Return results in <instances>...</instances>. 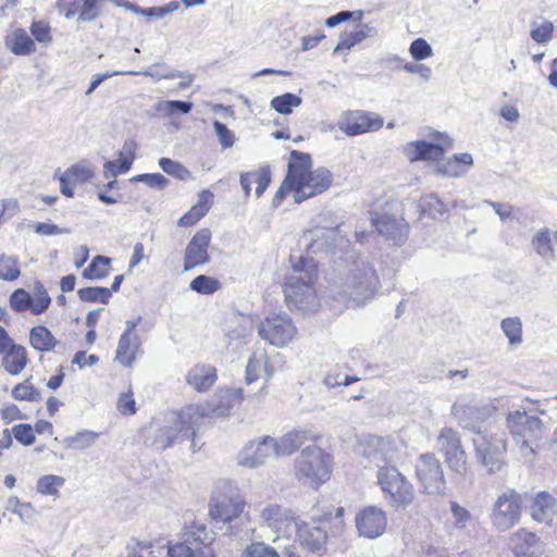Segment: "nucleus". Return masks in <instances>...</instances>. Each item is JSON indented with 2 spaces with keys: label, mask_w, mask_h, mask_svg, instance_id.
<instances>
[{
  "label": "nucleus",
  "mask_w": 557,
  "mask_h": 557,
  "mask_svg": "<svg viewBox=\"0 0 557 557\" xmlns=\"http://www.w3.org/2000/svg\"><path fill=\"white\" fill-rule=\"evenodd\" d=\"M416 475L431 495H442L446 490V480L440 460L433 454L421 455L416 462Z\"/></svg>",
  "instance_id": "nucleus-11"
},
{
  "label": "nucleus",
  "mask_w": 557,
  "mask_h": 557,
  "mask_svg": "<svg viewBox=\"0 0 557 557\" xmlns=\"http://www.w3.org/2000/svg\"><path fill=\"white\" fill-rule=\"evenodd\" d=\"M437 446L453 471L462 473L466 470L467 456L457 431L444 428L437 437Z\"/></svg>",
  "instance_id": "nucleus-14"
},
{
  "label": "nucleus",
  "mask_w": 557,
  "mask_h": 557,
  "mask_svg": "<svg viewBox=\"0 0 557 557\" xmlns=\"http://www.w3.org/2000/svg\"><path fill=\"white\" fill-rule=\"evenodd\" d=\"M356 527L360 536L376 539L381 536L387 527L385 511L376 506H368L356 516Z\"/></svg>",
  "instance_id": "nucleus-16"
},
{
  "label": "nucleus",
  "mask_w": 557,
  "mask_h": 557,
  "mask_svg": "<svg viewBox=\"0 0 557 557\" xmlns=\"http://www.w3.org/2000/svg\"><path fill=\"white\" fill-rule=\"evenodd\" d=\"M230 411V406L225 404L219 405H188L180 411L172 412L164 430L169 431V436L173 437V443L181 442L185 438L194 441L195 426H197L205 417L225 416Z\"/></svg>",
  "instance_id": "nucleus-3"
},
{
  "label": "nucleus",
  "mask_w": 557,
  "mask_h": 557,
  "mask_svg": "<svg viewBox=\"0 0 557 557\" xmlns=\"http://www.w3.org/2000/svg\"><path fill=\"white\" fill-rule=\"evenodd\" d=\"M10 306L17 312L24 311L26 309L32 310V297L25 289L18 288L11 294Z\"/></svg>",
  "instance_id": "nucleus-57"
},
{
  "label": "nucleus",
  "mask_w": 557,
  "mask_h": 557,
  "mask_svg": "<svg viewBox=\"0 0 557 557\" xmlns=\"http://www.w3.org/2000/svg\"><path fill=\"white\" fill-rule=\"evenodd\" d=\"M421 213L432 219H437L443 215L447 208L444 202L434 195H429L421 199Z\"/></svg>",
  "instance_id": "nucleus-48"
},
{
  "label": "nucleus",
  "mask_w": 557,
  "mask_h": 557,
  "mask_svg": "<svg viewBox=\"0 0 557 557\" xmlns=\"http://www.w3.org/2000/svg\"><path fill=\"white\" fill-rule=\"evenodd\" d=\"M260 523L274 532H286L294 527L296 518L294 513L277 504H270L260 510Z\"/></svg>",
  "instance_id": "nucleus-21"
},
{
  "label": "nucleus",
  "mask_w": 557,
  "mask_h": 557,
  "mask_svg": "<svg viewBox=\"0 0 557 557\" xmlns=\"http://www.w3.org/2000/svg\"><path fill=\"white\" fill-rule=\"evenodd\" d=\"M213 201V194L205 189L198 195V201L194 205L188 212H186L178 220L180 226H191L201 220L210 210Z\"/></svg>",
  "instance_id": "nucleus-29"
},
{
  "label": "nucleus",
  "mask_w": 557,
  "mask_h": 557,
  "mask_svg": "<svg viewBox=\"0 0 557 557\" xmlns=\"http://www.w3.org/2000/svg\"><path fill=\"white\" fill-rule=\"evenodd\" d=\"M258 333L260 337L271 345L283 347L288 344L297 333L292 319L285 314H272L261 322Z\"/></svg>",
  "instance_id": "nucleus-13"
},
{
  "label": "nucleus",
  "mask_w": 557,
  "mask_h": 557,
  "mask_svg": "<svg viewBox=\"0 0 557 557\" xmlns=\"http://www.w3.org/2000/svg\"><path fill=\"white\" fill-rule=\"evenodd\" d=\"M267 367V359L265 355L263 352L257 354L255 352L246 367V381L247 383H251L253 380H256L261 371H263Z\"/></svg>",
  "instance_id": "nucleus-54"
},
{
  "label": "nucleus",
  "mask_w": 557,
  "mask_h": 557,
  "mask_svg": "<svg viewBox=\"0 0 557 557\" xmlns=\"http://www.w3.org/2000/svg\"><path fill=\"white\" fill-rule=\"evenodd\" d=\"M82 301L101 302L107 305L111 298V290L107 287H85L77 292Z\"/></svg>",
  "instance_id": "nucleus-46"
},
{
  "label": "nucleus",
  "mask_w": 557,
  "mask_h": 557,
  "mask_svg": "<svg viewBox=\"0 0 557 557\" xmlns=\"http://www.w3.org/2000/svg\"><path fill=\"white\" fill-rule=\"evenodd\" d=\"M5 47L15 55H29L36 50L34 40L22 28H16L7 36Z\"/></svg>",
  "instance_id": "nucleus-34"
},
{
  "label": "nucleus",
  "mask_w": 557,
  "mask_h": 557,
  "mask_svg": "<svg viewBox=\"0 0 557 557\" xmlns=\"http://www.w3.org/2000/svg\"><path fill=\"white\" fill-rule=\"evenodd\" d=\"M65 480L59 475H45L37 482V492L42 495H58V487L64 484Z\"/></svg>",
  "instance_id": "nucleus-52"
},
{
  "label": "nucleus",
  "mask_w": 557,
  "mask_h": 557,
  "mask_svg": "<svg viewBox=\"0 0 557 557\" xmlns=\"http://www.w3.org/2000/svg\"><path fill=\"white\" fill-rule=\"evenodd\" d=\"M189 287L199 294L211 295L221 288V283L214 277L201 274L190 282Z\"/></svg>",
  "instance_id": "nucleus-47"
},
{
  "label": "nucleus",
  "mask_w": 557,
  "mask_h": 557,
  "mask_svg": "<svg viewBox=\"0 0 557 557\" xmlns=\"http://www.w3.org/2000/svg\"><path fill=\"white\" fill-rule=\"evenodd\" d=\"M451 413L457 419L462 429L469 430L479 435H483V424L492 414L490 406H469L465 404H454Z\"/></svg>",
  "instance_id": "nucleus-15"
},
{
  "label": "nucleus",
  "mask_w": 557,
  "mask_h": 557,
  "mask_svg": "<svg viewBox=\"0 0 557 557\" xmlns=\"http://www.w3.org/2000/svg\"><path fill=\"white\" fill-rule=\"evenodd\" d=\"M154 109L158 113L166 116L176 113L187 114L193 109V103L182 100H160L156 103Z\"/></svg>",
  "instance_id": "nucleus-41"
},
{
  "label": "nucleus",
  "mask_w": 557,
  "mask_h": 557,
  "mask_svg": "<svg viewBox=\"0 0 557 557\" xmlns=\"http://www.w3.org/2000/svg\"><path fill=\"white\" fill-rule=\"evenodd\" d=\"M98 436L99 434L97 432L82 430L73 436L66 437L64 442L67 448L86 449L96 443Z\"/></svg>",
  "instance_id": "nucleus-43"
},
{
  "label": "nucleus",
  "mask_w": 557,
  "mask_h": 557,
  "mask_svg": "<svg viewBox=\"0 0 557 557\" xmlns=\"http://www.w3.org/2000/svg\"><path fill=\"white\" fill-rule=\"evenodd\" d=\"M213 128L215 131V134L218 136L219 144L222 148L227 149L233 147L235 144V135L232 131L227 128L225 124L222 122L215 120L213 122Z\"/></svg>",
  "instance_id": "nucleus-60"
},
{
  "label": "nucleus",
  "mask_w": 557,
  "mask_h": 557,
  "mask_svg": "<svg viewBox=\"0 0 557 557\" xmlns=\"http://www.w3.org/2000/svg\"><path fill=\"white\" fill-rule=\"evenodd\" d=\"M535 251L546 261L555 260V251L550 244V234L547 228L539 231L532 238Z\"/></svg>",
  "instance_id": "nucleus-39"
},
{
  "label": "nucleus",
  "mask_w": 557,
  "mask_h": 557,
  "mask_svg": "<svg viewBox=\"0 0 557 557\" xmlns=\"http://www.w3.org/2000/svg\"><path fill=\"white\" fill-rule=\"evenodd\" d=\"M301 98L292 92H285L281 96H276L271 100V108L281 114H290L293 108H297L301 104Z\"/></svg>",
  "instance_id": "nucleus-42"
},
{
  "label": "nucleus",
  "mask_w": 557,
  "mask_h": 557,
  "mask_svg": "<svg viewBox=\"0 0 557 557\" xmlns=\"http://www.w3.org/2000/svg\"><path fill=\"white\" fill-rule=\"evenodd\" d=\"M211 242V231L201 228L189 240L184 255V271H190L210 262L208 248Z\"/></svg>",
  "instance_id": "nucleus-17"
},
{
  "label": "nucleus",
  "mask_w": 557,
  "mask_h": 557,
  "mask_svg": "<svg viewBox=\"0 0 557 557\" xmlns=\"http://www.w3.org/2000/svg\"><path fill=\"white\" fill-rule=\"evenodd\" d=\"M412 160H440L445 151L441 144H432L424 140L414 143Z\"/></svg>",
  "instance_id": "nucleus-38"
},
{
  "label": "nucleus",
  "mask_w": 557,
  "mask_h": 557,
  "mask_svg": "<svg viewBox=\"0 0 557 557\" xmlns=\"http://www.w3.org/2000/svg\"><path fill=\"white\" fill-rule=\"evenodd\" d=\"M213 201V194L205 189L198 195V201L194 205L188 212H186L178 220L180 226H191L201 220L210 210Z\"/></svg>",
  "instance_id": "nucleus-31"
},
{
  "label": "nucleus",
  "mask_w": 557,
  "mask_h": 557,
  "mask_svg": "<svg viewBox=\"0 0 557 557\" xmlns=\"http://www.w3.org/2000/svg\"><path fill=\"white\" fill-rule=\"evenodd\" d=\"M351 258V263L342 284V294L360 304L374 295L380 281L375 269L367 258L361 256Z\"/></svg>",
  "instance_id": "nucleus-4"
},
{
  "label": "nucleus",
  "mask_w": 557,
  "mask_h": 557,
  "mask_svg": "<svg viewBox=\"0 0 557 557\" xmlns=\"http://www.w3.org/2000/svg\"><path fill=\"white\" fill-rule=\"evenodd\" d=\"M318 278V265L312 258H299L293 264L292 274L284 286L286 304L289 308L310 312L319 307L314 288Z\"/></svg>",
  "instance_id": "nucleus-1"
},
{
  "label": "nucleus",
  "mask_w": 557,
  "mask_h": 557,
  "mask_svg": "<svg viewBox=\"0 0 557 557\" xmlns=\"http://www.w3.org/2000/svg\"><path fill=\"white\" fill-rule=\"evenodd\" d=\"M473 446L478 461L486 469L488 474H495L506 466V441L497 435H479L473 438Z\"/></svg>",
  "instance_id": "nucleus-9"
},
{
  "label": "nucleus",
  "mask_w": 557,
  "mask_h": 557,
  "mask_svg": "<svg viewBox=\"0 0 557 557\" xmlns=\"http://www.w3.org/2000/svg\"><path fill=\"white\" fill-rule=\"evenodd\" d=\"M282 541L280 536L273 540L276 547H272L262 541H253L243 549L242 557H280L278 549L282 550L285 557H301L295 544L283 545Z\"/></svg>",
  "instance_id": "nucleus-22"
},
{
  "label": "nucleus",
  "mask_w": 557,
  "mask_h": 557,
  "mask_svg": "<svg viewBox=\"0 0 557 557\" xmlns=\"http://www.w3.org/2000/svg\"><path fill=\"white\" fill-rule=\"evenodd\" d=\"M376 478L382 492L393 505L406 507L413 502L414 487L396 467H380Z\"/></svg>",
  "instance_id": "nucleus-8"
},
{
  "label": "nucleus",
  "mask_w": 557,
  "mask_h": 557,
  "mask_svg": "<svg viewBox=\"0 0 557 557\" xmlns=\"http://www.w3.org/2000/svg\"><path fill=\"white\" fill-rule=\"evenodd\" d=\"M312 160L309 153L293 150L288 168L297 185L294 200L300 203L308 198L319 195L332 185V173L324 168L311 171Z\"/></svg>",
  "instance_id": "nucleus-2"
},
{
  "label": "nucleus",
  "mask_w": 557,
  "mask_h": 557,
  "mask_svg": "<svg viewBox=\"0 0 557 557\" xmlns=\"http://www.w3.org/2000/svg\"><path fill=\"white\" fill-rule=\"evenodd\" d=\"M330 456L319 446H307L295 460L296 475L312 485H321L330 479Z\"/></svg>",
  "instance_id": "nucleus-7"
},
{
  "label": "nucleus",
  "mask_w": 557,
  "mask_h": 557,
  "mask_svg": "<svg viewBox=\"0 0 557 557\" xmlns=\"http://www.w3.org/2000/svg\"><path fill=\"white\" fill-rule=\"evenodd\" d=\"M131 182H143L152 188L162 189L166 187L170 181L160 173H147L133 176Z\"/></svg>",
  "instance_id": "nucleus-59"
},
{
  "label": "nucleus",
  "mask_w": 557,
  "mask_h": 557,
  "mask_svg": "<svg viewBox=\"0 0 557 557\" xmlns=\"http://www.w3.org/2000/svg\"><path fill=\"white\" fill-rule=\"evenodd\" d=\"M363 17V11L362 10H356V11H341L325 20V25L327 27H335L344 22H348L350 20L360 22Z\"/></svg>",
  "instance_id": "nucleus-58"
},
{
  "label": "nucleus",
  "mask_w": 557,
  "mask_h": 557,
  "mask_svg": "<svg viewBox=\"0 0 557 557\" xmlns=\"http://www.w3.org/2000/svg\"><path fill=\"white\" fill-rule=\"evenodd\" d=\"M51 302V298L48 295L41 283L35 285V299L32 298V312L34 314H41L45 312Z\"/></svg>",
  "instance_id": "nucleus-55"
},
{
  "label": "nucleus",
  "mask_w": 557,
  "mask_h": 557,
  "mask_svg": "<svg viewBox=\"0 0 557 557\" xmlns=\"http://www.w3.org/2000/svg\"><path fill=\"white\" fill-rule=\"evenodd\" d=\"M29 343L34 349L47 352L54 349L57 339L46 326L37 325L29 332Z\"/></svg>",
  "instance_id": "nucleus-37"
},
{
  "label": "nucleus",
  "mask_w": 557,
  "mask_h": 557,
  "mask_svg": "<svg viewBox=\"0 0 557 557\" xmlns=\"http://www.w3.org/2000/svg\"><path fill=\"white\" fill-rule=\"evenodd\" d=\"M376 36L377 29L375 27L361 23L360 21L354 30L344 32L341 34L339 41L334 49V53H337L342 50H350L366 39L375 38Z\"/></svg>",
  "instance_id": "nucleus-26"
},
{
  "label": "nucleus",
  "mask_w": 557,
  "mask_h": 557,
  "mask_svg": "<svg viewBox=\"0 0 557 557\" xmlns=\"http://www.w3.org/2000/svg\"><path fill=\"white\" fill-rule=\"evenodd\" d=\"M500 329L508 338L509 345L512 347L520 346L522 338V322L520 318H506L500 322Z\"/></svg>",
  "instance_id": "nucleus-40"
},
{
  "label": "nucleus",
  "mask_w": 557,
  "mask_h": 557,
  "mask_svg": "<svg viewBox=\"0 0 557 557\" xmlns=\"http://www.w3.org/2000/svg\"><path fill=\"white\" fill-rule=\"evenodd\" d=\"M362 456L379 469L395 459L396 448L392 440L379 436H371L362 444Z\"/></svg>",
  "instance_id": "nucleus-20"
},
{
  "label": "nucleus",
  "mask_w": 557,
  "mask_h": 557,
  "mask_svg": "<svg viewBox=\"0 0 557 557\" xmlns=\"http://www.w3.org/2000/svg\"><path fill=\"white\" fill-rule=\"evenodd\" d=\"M215 381V369L205 364H197L193 367L186 375L187 384L198 392L208 391Z\"/></svg>",
  "instance_id": "nucleus-28"
},
{
  "label": "nucleus",
  "mask_w": 557,
  "mask_h": 557,
  "mask_svg": "<svg viewBox=\"0 0 557 557\" xmlns=\"http://www.w3.org/2000/svg\"><path fill=\"white\" fill-rule=\"evenodd\" d=\"M556 500L547 492H540L534 498L530 511L531 516L537 522L548 523L555 515Z\"/></svg>",
  "instance_id": "nucleus-33"
},
{
  "label": "nucleus",
  "mask_w": 557,
  "mask_h": 557,
  "mask_svg": "<svg viewBox=\"0 0 557 557\" xmlns=\"http://www.w3.org/2000/svg\"><path fill=\"white\" fill-rule=\"evenodd\" d=\"M66 177H70L74 183H84L94 176V171L86 162H79L66 169Z\"/></svg>",
  "instance_id": "nucleus-56"
},
{
  "label": "nucleus",
  "mask_w": 557,
  "mask_h": 557,
  "mask_svg": "<svg viewBox=\"0 0 557 557\" xmlns=\"http://www.w3.org/2000/svg\"><path fill=\"white\" fill-rule=\"evenodd\" d=\"M13 434L17 442L29 446L35 442L34 430L30 424H17L13 428Z\"/></svg>",
  "instance_id": "nucleus-63"
},
{
  "label": "nucleus",
  "mask_w": 557,
  "mask_h": 557,
  "mask_svg": "<svg viewBox=\"0 0 557 557\" xmlns=\"http://www.w3.org/2000/svg\"><path fill=\"white\" fill-rule=\"evenodd\" d=\"M521 516V497L508 488L499 495L492 508V523L498 531H507L516 525Z\"/></svg>",
  "instance_id": "nucleus-10"
},
{
  "label": "nucleus",
  "mask_w": 557,
  "mask_h": 557,
  "mask_svg": "<svg viewBox=\"0 0 557 557\" xmlns=\"http://www.w3.org/2000/svg\"><path fill=\"white\" fill-rule=\"evenodd\" d=\"M292 190L294 191V195H295L296 190H297V185H296V182L293 177L290 170L288 169L285 180L283 181L281 187L277 189V191L275 193V195L272 199L273 206L274 207L280 206L281 202L283 201V199L285 198L286 194Z\"/></svg>",
  "instance_id": "nucleus-62"
},
{
  "label": "nucleus",
  "mask_w": 557,
  "mask_h": 557,
  "mask_svg": "<svg viewBox=\"0 0 557 557\" xmlns=\"http://www.w3.org/2000/svg\"><path fill=\"white\" fill-rule=\"evenodd\" d=\"M512 552L517 557H535L540 553L537 536L520 530L511 536Z\"/></svg>",
  "instance_id": "nucleus-27"
},
{
  "label": "nucleus",
  "mask_w": 557,
  "mask_h": 557,
  "mask_svg": "<svg viewBox=\"0 0 557 557\" xmlns=\"http://www.w3.org/2000/svg\"><path fill=\"white\" fill-rule=\"evenodd\" d=\"M276 438L264 435L248 442L238 455V465L248 469H256L265 465L272 457H278Z\"/></svg>",
  "instance_id": "nucleus-12"
},
{
  "label": "nucleus",
  "mask_w": 557,
  "mask_h": 557,
  "mask_svg": "<svg viewBox=\"0 0 557 557\" xmlns=\"http://www.w3.org/2000/svg\"><path fill=\"white\" fill-rule=\"evenodd\" d=\"M294 528L297 531V540L299 545L310 552L321 554L326 544V532L315 525L309 523L295 522Z\"/></svg>",
  "instance_id": "nucleus-23"
},
{
  "label": "nucleus",
  "mask_w": 557,
  "mask_h": 557,
  "mask_svg": "<svg viewBox=\"0 0 557 557\" xmlns=\"http://www.w3.org/2000/svg\"><path fill=\"white\" fill-rule=\"evenodd\" d=\"M451 521L455 529L465 531L473 524L472 513L457 502H450Z\"/></svg>",
  "instance_id": "nucleus-44"
},
{
  "label": "nucleus",
  "mask_w": 557,
  "mask_h": 557,
  "mask_svg": "<svg viewBox=\"0 0 557 557\" xmlns=\"http://www.w3.org/2000/svg\"><path fill=\"white\" fill-rule=\"evenodd\" d=\"M30 33L35 37V39L39 42H49L51 41L50 35V26L47 22L37 21L33 22L30 25Z\"/></svg>",
  "instance_id": "nucleus-64"
},
{
  "label": "nucleus",
  "mask_w": 557,
  "mask_h": 557,
  "mask_svg": "<svg viewBox=\"0 0 557 557\" xmlns=\"http://www.w3.org/2000/svg\"><path fill=\"white\" fill-rule=\"evenodd\" d=\"M2 355V366L11 375L20 374L28 362L26 349L22 345L12 346Z\"/></svg>",
  "instance_id": "nucleus-36"
},
{
  "label": "nucleus",
  "mask_w": 557,
  "mask_h": 557,
  "mask_svg": "<svg viewBox=\"0 0 557 557\" xmlns=\"http://www.w3.org/2000/svg\"><path fill=\"white\" fill-rule=\"evenodd\" d=\"M213 201V194L205 189L198 195V201L194 205L188 212H186L178 220L180 226H191L201 220L210 210Z\"/></svg>",
  "instance_id": "nucleus-32"
},
{
  "label": "nucleus",
  "mask_w": 557,
  "mask_h": 557,
  "mask_svg": "<svg viewBox=\"0 0 557 557\" xmlns=\"http://www.w3.org/2000/svg\"><path fill=\"white\" fill-rule=\"evenodd\" d=\"M110 258L104 256H96L89 265L83 271L85 278H103L108 276V271L104 269L110 263Z\"/></svg>",
  "instance_id": "nucleus-51"
},
{
  "label": "nucleus",
  "mask_w": 557,
  "mask_h": 557,
  "mask_svg": "<svg viewBox=\"0 0 557 557\" xmlns=\"http://www.w3.org/2000/svg\"><path fill=\"white\" fill-rule=\"evenodd\" d=\"M159 166L164 171L166 174L174 176L178 180L186 181L191 178L190 171L185 168L182 163L174 161L169 158H161L159 160Z\"/></svg>",
  "instance_id": "nucleus-50"
},
{
  "label": "nucleus",
  "mask_w": 557,
  "mask_h": 557,
  "mask_svg": "<svg viewBox=\"0 0 557 557\" xmlns=\"http://www.w3.org/2000/svg\"><path fill=\"white\" fill-rule=\"evenodd\" d=\"M12 397L16 400L40 401L41 393L30 384V379L18 383L12 389Z\"/></svg>",
  "instance_id": "nucleus-45"
},
{
  "label": "nucleus",
  "mask_w": 557,
  "mask_h": 557,
  "mask_svg": "<svg viewBox=\"0 0 557 557\" xmlns=\"http://www.w3.org/2000/svg\"><path fill=\"white\" fill-rule=\"evenodd\" d=\"M409 51L416 61H422L433 54L432 47L423 38L414 39L410 45Z\"/></svg>",
  "instance_id": "nucleus-61"
},
{
  "label": "nucleus",
  "mask_w": 557,
  "mask_h": 557,
  "mask_svg": "<svg viewBox=\"0 0 557 557\" xmlns=\"http://www.w3.org/2000/svg\"><path fill=\"white\" fill-rule=\"evenodd\" d=\"M555 26L550 21H543L541 24H531L530 36L536 44H548L553 39Z\"/></svg>",
  "instance_id": "nucleus-49"
},
{
  "label": "nucleus",
  "mask_w": 557,
  "mask_h": 557,
  "mask_svg": "<svg viewBox=\"0 0 557 557\" xmlns=\"http://www.w3.org/2000/svg\"><path fill=\"white\" fill-rule=\"evenodd\" d=\"M215 533L208 530L206 523L193 521L186 524L182 532V541L170 545L168 554L171 557H216L212 544Z\"/></svg>",
  "instance_id": "nucleus-5"
},
{
  "label": "nucleus",
  "mask_w": 557,
  "mask_h": 557,
  "mask_svg": "<svg viewBox=\"0 0 557 557\" xmlns=\"http://www.w3.org/2000/svg\"><path fill=\"white\" fill-rule=\"evenodd\" d=\"M18 262L15 257H0V278L4 281H14L20 276Z\"/></svg>",
  "instance_id": "nucleus-53"
},
{
  "label": "nucleus",
  "mask_w": 557,
  "mask_h": 557,
  "mask_svg": "<svg viewBox=\"0 0 557 557\" xmlns=\"http://www.w3.org/2000/svg\"><path fill=\"white\" fill-rule=\"evenodd\" d=\"M383 126V119L377 114L355 111L347 114L339 123V129L347 136L377 131Z\"/></svg>",
  "instance_id": "nucleus-19"
},
{
  "label": "nucleus",
  "mask_w": 557,
  "mask_h": 557,
  "mask_svg": "<svg viewBox=\"0 0 557 557\" xmlns=\"http://www.w3.org/2000/svg\"><path fill=\"white\" fill-rule=\"evenodd\" d=\"M318 436L307 429H295L284 434L278 441L276 446L280 456H289L294 454L306 442L315 441Z\"/></svg>",
  "instance_id": "nucleus-25"
},
{
  "label": "nucleus",
  "mask_w": 557,
  "mask_h": 557,
  "mask_svg": "<svg viewBox=\"0 0 557 557\" xmlns=\"http://www.w3.org/2000/svg\"><path fill=\"white\" fill-rule=\"evenodd\" d=\"M209 506L210 517L215 521L226 523L240 516L245 508V502L238 495L218 493L211 497Z\"/></svg>",
  "instance_id": "nucleus-18"
},
{
  "label": "nucleus",
  "mask_w": 557,
  "mask_h": 557,
  "mask_svg": "<svg viewBox=\"0 0 557 557\" xmlns=\"http://www.w3.org/2000/svg\"><path fill=\"white\" fill-rule=\"evenodd\" d=\"M213 201V194L205 189L198 195V201L194 205L188 212H186L178 220L180 226H191L201 220L210 210Z\"/></svg>",
  "instance_id": "nucleus-30"
},
{
  "label": "nucleus",
  "mask_w": 557,
  "mask_h": 557,
  "mask_svg": "<svg viewBox=\"0 0 557 557\" xmlns=\"http://www.w3.org/2000/svg\"><path fill=\"white\" fill-rule=\"evenodd\" d=\"M377 232L395 244H403L409 233V224L404 219L384 214L374 220Z\"/></svg>",
  "instance_id": "nucleus-24"
},
{
  "label": "nucleus",
  "mask_w": 557,
  "mask_h": 557,
  "mask_svg": "<svg viewBox=\"0 0 557 557\" xmlns=\"http://www.w3.org/2000/svg\"><path fill=\"white\" fill-rule=\"evenodd\" d=\"M508 426L513 440L519 445L523 458L530 459L535 454V446L543 435V423L535 414L527 411H515L509 413Z\"/></svg>",
  "instance_id": "nucleus-6"
},
{
  "label": "nucleus",
  "mask_w": 557,
  "mask_h": 557,
  "mask_svg": "<svg viewBox=\"0 0 557 557\" xmlns=\"http://www.w3.org/2000/svg\"><path fill=\"white\" fill-rule=\"evenodd\" d=\"M140 345L141 343L138 335H133V337L121 335L115 359L124 367H131L140 350Z\"/></svg>",
  "instance_id": "nucleus-35"
}]
</instances>
